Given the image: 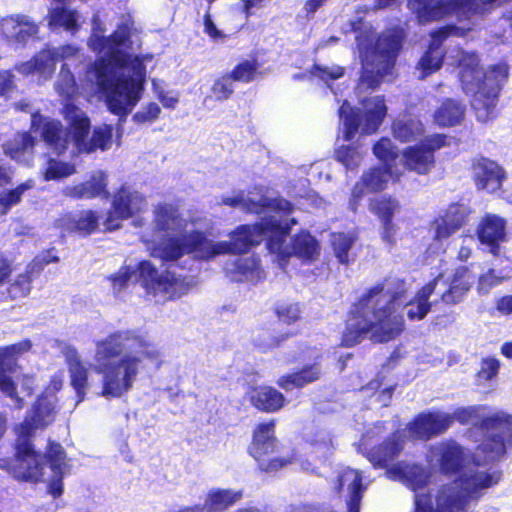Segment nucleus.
Wrapping results in <instances>:
<instances>
[{
    "label": "nucleus",
    "instance_id": "62",
    "mask_svg": "<svg viewBox=\"0 0 512 512\" xmlns=\"http://www.w3.org/2000/svg\"><path fill=\"white\" fill-rule=\"evenodd\" d=\"M474 240L472 236H466L462 240V246L458 252V258L462 261L467 260L471 255V246Z\"/></svg>",
    "mask_w": 512,
    "mask_h": 512
},
{
    "label": "nucleus",
    "instance_id": "35",
    "mask_svg": "<svg viewBox=\"0 0 512 512\" xmlns=\"http://www.w3.org/2000/svg\"><path fill=\"white\" fill-rule=\"evenodd\" d=\"M2 31L7 37L15 38L19 42H24L27 38L38 32V26L27 16L23 15L5 19L2 23Z\"/></svg>",
    "mask_w": 512,
    "mask_h": 512
},
{
    "label": "nucleus",
    "instance_id": "31",
    "mask_svg": "<svg viewBox=\"0 0 512 512\" xmlns=\"http://www.w3.org/2000/svg\"><path fill=\"white\" fill-rule=\"evenodd\" d=\"M58 225L68 232H78L83 235H89L93 233L98 226V216L96 212L92 210H85L62 217Z\"/></svg>",
    "mask_w": 512,
    "mask_h": 512
},
{
    "label": "nucleus",
    "instance_id": "52",
    "mask_svg": "<svg viewBox=\"0 0 512 512\" xmlns=\"http://www.w3.org/2000/svg\"><path fill=\"white\" fill-rule=\"evenodd\" d=\"M204 32L215 42L224 43L227 35L217 28L209 13L204 16Z\"/></svg>",
    "mask_w": 512,
    "mask_h": 512
},
{
    "label": "nucleus",
    "instance_id": "63",
    "mask_svg": "<svg viewBox=\"0 0 512 512\" xmlns=\"http://www.w3.org/2000/svg\"><path fill=\"white\" fill-rule=\"evenodd\" d=\"M18 380L21 382L22 393L27 396L31 395L34 389L33 377L29 375H22Z\"/></svg>",
    "mask_w": 512,
    "mask_h": 512
},
{
    "label": "nucleus",
    "instance_id": "39",
    "mask_svg": "<svg viewBox=\"0 0 512 512\" xmlns=\"http://www.w3.org/2000/svg\"><path fill=\"white\" fill-rule=\"evenodd\" d=\"M356 241L354 233H334L331 237V246L335 257L341 264H348L351 261L350 251Z\"/></svg>",
    "mask_w": 512,
    "mask_h": 512
},
{
    "label": "nucleus",
    "instance_id": "17",
    "mask_svg": "<svg viewBox=\"0 0 512 512\" xmlns=\"http://www.w3.org/2000/svg\"><path fill=\"white\" fill-rule=\"evenodd\" d=\"M437 280L439 283L436 288H438L441 300L446 304L453 305L463 300L474 282V276L467 267H459L451 277L443 279V275H439L432 282Z\"/></svg>",
    "mask_w": 512,
    "mask_h": 512
},
{
    "label": "nucleus",
    "instance_id": "38",
    "mask_svg": "<svg viewBox=\"0 0 512 512\" xmlns=\"http://www.w3.org/2000/svg\"><path fill=\"white\" fill-rule=\"evenodd\" d=\"M320 369L317 365H313L301 370L298 373L284 375L279 378L277 384L279 387L286 391L293 390L295 388H301L309 383H312L319 379Z\"/></svg>",
    "mask_w": 512,
    "mask_h": 512
},
{
    "label": "nucleus",
    "instance_id": "23",
    "mask_svg": "<svg viewBox=\"0 0 512 512\" xmlns=\"http://www.w3.org/2000/svg\"><path fill=\"white\" fill-rule=\"evenodd\" d=\"M63 194L67 197L77 199L107 197V175L101 170L95 171L87 181L65 187Z\"/></svg>",
    "mask_w": 512,
    "mask_h": 512
},
{
    "label": "nucleus",
    "instance_id": "49",
    "mask_svg": "<svg viewBox=\"0 0 512 512\" xmlns=\"http://www.w3.org/2000/svg\"><path fill=\"white\" fill-rule=\"evenodd\" d=\"M160 113L161 108L159 105L151 102L142 106L141 109L133 115V120L139 124L153 122L158 119Z\"/></svg>",
    "mask_w": 512,
    "mask_h": 512
},
{
    "label": "nucleus",
    "instance_id": "64",
    "mask_svg": "<svg viewBox=\"0 0 512 512\" xmlns=\"http://www.w3.org/2000/svg\"><path fill=\"white\" fill-rule=\"evenodd\" d=\"M496 283L495 278L491 272L483 275L479 279L478 289L480 291H488V289Z\"/></svg>",
    "mask_w": 512,
    "mask_h": 512
},
{
    "label": "nucleus",
    "instance_id": "20",
    "mask_svg": "<svg viewBox=\"0 0 512 512\" xmlns=\"http://www.w3.org/2000/svg\"><path fill=\"white\" fill-rule=\"evenodd\" d=\"M399 178L390 176L389 169L384 166L368 170L362 175L360 181L352 190V200L350 203L352 209H355V203L364 194L385 189L390 180H398Z\"/></svg>",
    "mask_w": 512,
    "mask_h": 512
},
{
    "label": "nucleus",
    "instance_id": "41",
    "mask_svg": "<svg viewBox=\"0 0 512 512\" xmlns=\"http://www.w3.org/2000/svg\"><path fill=\"white\" fill-rule=\"evenodd\" d=\"M54 87L58 95L64 99H72L77 95V84L67 63L62 65Z\"/></svg>",
    "mask_w": 512,
    "mask_h": 512
},
{
    "label": "nucleus",
    "instance_id": "5",
    "mask_svg": "<svg viewBox=\"0 0 512 512\" xmlns=\"http://www.w3.org/2000/svg\"><path fill=\"white\" fill-rule=\"evenodd\" d=\"M439 280L424 286L414 298L407 296L401 280H386L373 286L355 305L347 320L342 343L353 346L368 335L375 342H387L397 337L404 327L400 310H405L410 320H421L429 312L428 299Z\"/></svg>",
    "mask_w": 512,
    "mask_h": 512
},
{
    "label": "nucleus",
    "instance_id": "59",
    "mask_svg": "<svg viewBox=\"0 0 512 512\" xmlns=\"http://www.w3.org/2000/svg\"><path fill=\"white\" fill-rule=\"evenodd\" d=\"M13 88V75L9 71L0 73V95H7Z\"/></svg>",
    "mask_w": 512,
    "mask_h": 512
},
{
    "label": "nucleus",
    "instance_id": "53",
    "mask_svg": "<svg viewBox=\"0 0 512 512\" xmlns=\"http://www.w3.org/2000/svg\"><path fill=\"white\" fill-rule=\"evenodd\" d=\"M312 73L320 79L327 81L328 79H338L342 77L344 69L336 65L331 67L315 66Z\"/></svg>",
    "mask_w": 512,
    "mask_h": 512
},
{
    "label": "nucleus",
    "instance_id": "43",
    "mask_svg": "<svg viewBox=\"0 0 512 512\" xmlns=\"http://www.w3.org/2000/svg\"><path fill=\"white\" fill-rule=\"evenodd\" d=\"M34 186L33 180H28L15 189L7 190L0 195V211L6 213L12 206L21 201L22 195Z\"/></svg>",
    "mask_w": 512,
    "mask_h": 512
},
{
    "label": "nucleus",
    "instance_id": "57",
    "mask_svg": "<svg viewBox=\"0 0 512 512\" xmlns=\"http://www.w3.org/2000/svg\"><path fill=\"white\" fill-rule=\"evenodd\" d=\"M131 277V272L129 268H122L119 270L117 274L112 277V286L113 290L118 293L120 292L127 284Z\"/></svg>",
    "mask_w": 512,
    "mask_h": 512
},
{
    "label": "nucleus",
    "instance_id": "61",
    "mask_svg": "<svg viewBox=\"0 0 512 512\" xmlns=\"http://www.w3.org/2000/svg\"><path fill=\"white\" fill-rule=\"evenodd\" d=\"M496 309L503 315L512 314V295L499 298L496 302Z\"/></svg>",
    "mask_w": 512,
    "mask_h": 512
},
{
    "label": "nucleus",
    "instance_id": "13",
    "mask_svg": "<svg viewBox=\"0 0 512 512\" xmlns=\"http://www.w3.org/2000/svg\"><path fill=\"white\" fill-rule=\"evenodd\" d=\"M139 274L147 293L152 294L157 302L181 297L196 284L193 277L176 276L171 272L159 275L148 261L140 263Z\"/></svg>",
    "mask_w": 512,
    "mask_h": 512
},
{
    "label": "nucleus",
    "instance_id": "45",
    "mask_svg": "<svg viewBox=\"0 0 512 512\" xmlns=\"http://www.w3.org/2000/svg\"><path fill=\"white\" fill-rule=\"evenodd\" d=\"M233 91V79L229 74L217 78L211 87L212 96L219 101L227 100Z\"/></svg>",
    "mask_w": 512,
    "mask_h": 512
},
{
    "label": "nucleus",
    "instance_id": "8",
    "mask_svg": "<svg viewBox=\"0 0 512 512\" xmlns=\"http://www.w3.org/2000/svg\"><path fill=\"white\" fill-rule=\"evenodd\" d=\"M63 116L69 130L64 129L58 120L46 119L39 114H33L31 117L32 128L42 127V137L54 153L64 154L71 142L78 153H92L97 149L106 151L111 148V125L96 126L92 136L88 138L90 119L82 109L68 103L64 106Z\"/></svg>",
    "mask_w": 512,
    "mask_h": 512
},
{
    "label": "nucleus",
    "instance_id": "14",
    "mask_svg": "<svg viewBox=\"0 0 512 512\" xmlns=\"http://www.w3.org/2000/svg\"><path fill=\"white\" fill-rule=\"evenodd\" d=\"M148 208L146 199L129 187H121L114 195L112 207L103 222L106 231L121 228L123 220L138 217Z\"/></svg>",
    "mask_w": 512,
    "mask_h": 512
},
{
    "label": "nucleus",
    "instance_id": "60",
    "mask_svg": "<svg viewBox=\"0 0 512 512\" xmlns=\"http://www.w3.org/2000/svg\"><path fill=\"white\" fill-rule=\"evenodd\" d=\"M63 380H64V372L61 371L51 379L49 386L47 387L46 391L42 395L54 396V393L61 389V387L63 385Z\"/></svg>",
    "mask_w": 512,
    "mask_h": 512
},
{
    "label": "nucleus",
    "instance_id": "7",
    "mask_svg": "<svg viewBox=\"0 0 512 512\" xmlns=\"http://www.w3.org/2000/svg\"><path fill=\"white\" fill-rule=\"evenodd\" d=\"M497 2L498 0H409L408 7L419 23L448 16H456L460 22H467L463 25L445 26L431 34L429 49L417 65L419 78H425L440 68L443 53L439 48L448 36H464L472 30L475 24L473 18L491 11Z\"/></svg>",
    "mask_w": 512,
    "mask_h": 512
},
{
    "label": "nucleus",
    "instance_id": "58",
    "mask_svg": "<svg viewBox=\"0 0 512 512\" xmlns=\"http://www.w3.org/2000/svg\"><path fill=\"white\" fill-rule=\"evenodd\" d=\"M50 49L56 51V62L58 60L66 61L73 57H79V55H78L79 50L72 45H65V46H61L59 48H50Z\"/></svg>",
    "mask_w": 512,
    "mask_h": 512
},
{
    "label": "nucleus",
    "instance_id": "47",
    "mask_svg": "<svg viewBox=\"0 0 512 512\" xmlns=\"http://www.w3.org/2000/svg\"><path fill=\"white\" fill-rule=\"evenodd\" d=\"M257 71V63L255 61H243L239 63L229 74L233 81L249 82L254 79Z\"/></svg>",
    "mask_w": 512,
    "mask_h": 512
},
{
    "label": "nucleus",
    "instance_id": "42",
    "mask_svg": "<svg viewBox=\"0 0 512 512\" xmlns=\"http://www.w3.org/2000/svg\"><path fill=\"white\" fill-rule=\"evenodd\" d=\"M399 208V203L391 197H376L370 202V210L379 217L381 222L392 221Z\"/></svg>",
    "mask_w": 512,
    "mask_h": 512
},
{
    "label": "nucleus",
    "instance_id": "37",
    "mask_svg": "<svg viewBox=\"0 0 512 512\" xmlns=\"http://www.w3.org/2000/svg\"><path fill=\"white\" fill-rule=\"evenodd\" d=\"M393 135L402 142L417 141L424 133L422 123L411 115H402L393 123Z\"/></svg>",
    "mask_w": 512,
    "mask_h": 512
},
{
    "label": "nucleus",
    "instance_id": "22",
    "mask_svg": "<svg viewBox=\"0 0 512 512\" xmlns=\"http://www.w3.org/2000/svg\"><path fill=\"white\" fill-rule=\"evenodd\" d=\"M468 212L462 205H451L443 215L438 217L431 225V231L436 240L448 239L466 221Z\"/></svg>",
    "mask_w": 512,
    "mask_h": 512
},
{
    "label": "nucleus",
    "instance_id": "33",
    "mask_svg": "<svg viewBox=\"0 0 512 512\" xmlns=\"http://www.w3.org/2000/svg\"><path fill=\"white\" fill-rule=\"evenodd\" d=\"M35 141L29 133H19L4 145V152L11 159L29 164L32 160Z\"/></svg>",
    "mask_w": 512,
    "mask_h": 512
},
{
    "label": "nucleus",
    "instance_id": "1",
    "mask_svg": "<svg viewBox=\"0 0 512 512\" xmlns=\"http://www.w3.org/2000/svg\"><path fill=\"white\" fill-rule=\"evenodd\" d=\"M477 430L484 434V439L472 457L454 442L441 443L431 449L430 462H439L445 474L459 473L454 481L439 487L433 497L419 493L430 477L422 467L397 463L387 469L390 479L402 482L415 492L414 512H467L471 502L499 482V472L474 468L498 460L506 447L512 446V416L495 413Z\"/></svg>",
    "mask_w": 512,
    "mask_h": 512
},
{
    "label": "nucleus",
    "instance_id": "30",
    "mask_svg": "<svg viewBox=\"0 0 512 512\" xmlns=\"http://www.w3.org/2000/svg\"><path fill=\"white\" fill-rule=\"evenodd\" d=\"M399 163H403L407 169L417 172L418 174H427L433 164L434 155L431 151L422 146H411L404 150Z\"/></svg>",
    "mask_w": 512,
    "mask_h": 512
},
{
    "label": "nucleus",
    "instance_id": "9",
    "mask_svg": "<svg viewBox=\"0 0 512 512\" xmlns=\"http://www.w3.org/2000/svg\"><path fill=\"white\" fill-rule=\"evenodd\" d=\"M448 58H455L459 66V79L463 91L471 97V106L477 119L487 122L495 116L501 85L508 76L505 64L483 69L479 57L463 50H453Z\"/></svg>",
    "mask_w": 512,
    "mask_h": 512
},
{
    "label": "nucleus",
    "instance_id": "25",
    "mask_svg": "<svg viewBox=\"0 0 512 512\" xmlns=\"http://www.w3.org/2000/svg\"><path fill=\"white\" fill-rule=\"evenodd\" d=\"M361 482V473L356 469L348 467L343 469L338 475L335 489L339 492L347 491L349 496L348 512H359L361 491L363 489Z\"/></svg>",
    "mask_w": 512,
    "mask_h": 512
},
{
    "label": "nucleus",
    "instance_id": "3",
    "mask_svg": "<svg viewBox=\"0 0 512 512\" xmlns=\"http://www.w3.org/2000/svg\"><path fill=\"white\" fill-rule=\"evenodd\" d=\"M154 225L159 233V243L152 248V255L163 261H176L186 254L199 260H211L225 254L247 252L264 238L270 240L271 221L275 213H268L260 224L240 225L229 234L228 241H213V223L203 216L184 219L171 205H159L154 210Z\"/></svg>",
    "mask_w": 512,
    "mask_h": 512
},
{
    "label": "nucleus",
    "instance_id": "19",
    "mask_svg": "<svg viewBox=\"0 0 512 512\" xmlns=\"http://www.w3.org/2000/svg\"><path fill=\"white\" fill-rule=\"evenodd\" d=\"M477 236L481 244L490 248L496 255L499 245L507 240L506 220L496 214H486L477 227Z\"/></svg>",
    "mask_w": 512,
    "mask_h": 512
},
{
    "label": "nucleus",
    "instance_id": "6",
    "mask_svg": "<svg viewBox=\"0 0 512 512\" xmlns=\"http://www.w3.org/2000/svg\"><path fill=\"white\" fill-rule=\"evenodd\" d=\"M55 396L41 395L23 423L16 427L18 435L16 454L10 466L14 478L25 481H43L47 484L48 493L54 498L63 493V477L68 473L63 448L51 444L47 457L34 451L28 438L38 429L51 424L56 415Z\"/></svg>",
    "mask_w": 512,
    "mask_h": 512
},
{
    "label": "nucleus",
    "instance_id": "2",
    "mask_svg": "<svg viewBox=\"0 0 512 512\" xmlns=\"http://www.w3.org/2000/svg\"><path fill=\"white\" fill-rule=\"evenodd\" d=\"M52 347L66 360L71 385L83 399L87 389L107 400L120 399L135 386L146 362L160 358L159 350L134 330H118L94 341L91 369L100 376L98 385L89 382V370L70 343L54 340Z\"/></svg>",
    "mask_w": 512,
    "mask_h": 512
},
{
    "label": "nucleus",
    "instance_id": "4",
    "mask_svg": "<svg viewBox=\"0 0 512 512\" xmlns=\"http://www.w3.org/2000/svg\"><path fill=\"white\" fill-rule=\"evenodd\" d=\"M99 19L94 17L90 48L99 54L92 69L99 91L104 95L108 109L116 115L129 114L142 97L146 78L145 62L151 56L131 52V26L124 23L118 26L108 38L103 36Z\"/></svg>",
    "mask_w": 512,
    "mask_h": 512
},
{
    "label": "nucleus",
    "instance_id": "16",
    "mask_svg": "<svg viewBox=\"0 0 512 512\" xmlns=\"http://www.w3.org/2000/svg\"><path fill=\"white\" fill-rule=\"evenodd\" d=\"M31 347L32 344L29 340H23L0 348V391L14 400L18 407L22 406V399L18 395L14 379L9 374L16 372L17 358L28 352Z\"/></svg>",
    "mask_w": 512,
    "mask_h": 512
},
{
    "label": "nucleus",
    "instance_id": "18",
    "mask_svg": "<svg viewBox=\"0 0 512 512\" xmlns=\"http://www.w3.org/2000/svg\"><path fill=\"white\" fill-rule=\"evenodd\" d=\"M220 204L255 213H260L264 209H266L268 213L290 211V203L285 199H271L268 197H260L257 199L251 194L245 196L243 192L224 196Z\"/></svg>",
    "mask_w": 512,
    "mask_h": 512
},
{
    "label": "nucleus",
    "instance_id": "46",
    "mask_svg": "<svg viewBox=\"0 0 512 512\" xmlns=\"http://www.w3.org/2000/svg\"><path fill=\"white\" fill-rule=\"evenodd\" d=\"M153 91L156 98L167 109H174L179 102V93L173 90H165L162 85L156 81H152Z\"/></svg>",
    "mask_w": 512,
    "mask_h": 512
},
{
    "label": "nucleus",
    "instance_id": "40",
    "mask_svg": "<svg viewBox=\"0 0 512 512\" xmlns=\"http://www.w3.org/2000/svg\"><path fill=\"white\" fill-rule=\"evenodd\" d=\"M76 166L73 163L63 162L57 159H49L42 168L43 178L46 181L60 180L76 173Z\"/></svg>",
    "mask_w": 512,
    "mask_h": 512
},
{
    "label": "nucleus",
    "instance_id": "56",
    "mask_svg": "<svg viewBox=\"0 0 512 512\" xmlns=\"http://www.w3.org/2000/svg\"><path fill=\"white\" fill-rule=\"evenodd\" d=\"M446 145H449V139L446 135L442 134H436L427 137L425 138V141L423 143V146L432 153L434 150L440 149L441 147H444Z\"/></svg>",
    "mask_w": 512,
    "mask_h": 512
},
{
    "label": "nucleus",
    "instance_id": "11",
    "mask_svg": "<svg viewBox=\"0 0 512 512\" xmlns=\"http://www.w3.org/2000/svg\"><path fill=\"white\" fill-rule=\"evenodd\" d=\"M292 211L293 208L290 205V211L288 212H275L276 220L271 221L268 249L278 257L279 261H284L292 255L301 259L312 260L319 255V244L308 232L303 231L296 235L291 243L286 242L289 226L298 223L295 217L285 218Z\"/></svg>",
    "mask_w": 512,
    "mask_h": 512
},
{
    "label": "nucleus",
    "instance_id": "55",
    "mask_svg": "<svg viewBox=\"0 0 512 512\" xmlns=\"http://www.w3.org/2000/svg\"><path fill=\"white\" fill-rule=\"evenodd\" d=\"M480 412L479 407H469L462 408L457 410L453 416L451 417V422L453 419H457L462 423H473L476 418H478Z\"/></svg>",
    "mask_w": 512,
    "mask_h": 512
},
{
    "label": "nucleus",
    "instance_id": "36",
    "mask_svg": "<svg viewBox=\"0 0 512 512\" xmlns=\"http://www.w3.org/2000/svg\"><path fill=\"white\" fill-rule=\"evenodd\" d=\"M465 106L453 99L445 100L434 112V121L442 127H451L462 122Z\"/></svg>",
    "mask_w": 512,
    "mask_h": 512
},
{
    "label": "nucleus",
    "instance_id": "27",
    "mask_svg": "<svg viewBox=\"0 0 512 512\" xmlns=\"http://www.w3.org/2000/svg\"><path fill=\"white\" fill-rule=\"evenodd\" d=\"M249 399L252 406L266 413L277 412L287 403L285 396L271 386L252 388L249 392Z\"/></svg>",
    "mask_w": 512,
    "mask_h": 512
},
{
    "label": "nucleus",
    "instance_id": "54",
    "mask_svg": "<svg viewBox=\"0 0 512 512\" xmlns=\"http://www.w3.org/2000/svg\"><path fill=\"white\" fill-rule=\"evenodd\" d=\"M499 362L496 359H485L481 363V368L478 372L480 380H491L498 372Z\"/></svg>",
    "mask_w": 512,
    "mask_h": 512
},
{
    "label": "nucleus",
    "instance_id": "10",
    "mask_svg": "<svg viewBox=\"0 0 512 512\" xmlns=\"http://www.w3.org/2000/svg\"><path fill=\"white\" fill-rule=\"evenodd\" d=\"M401 28L387 30L377 36L371 27H366L356 37L362 76L358 89L376 88L381 80L390 75L404 39Z\"/></svg>",
    "mask_w": 512,
    "mask_h": 512
},
{
    "label": "nucleus",
    "instance_id": "26",
    "mask_svg": "<svg viewBox=\"0 0 512 512\" xmlns=\"http://www.w3.org/2000/svg\"><path fill=\"white\" fill-rule=\"evenodd\" d=\"M56 66V51L50 48L40 51L32 60L16 66L23 75L37 74L39 80L47 81L51 78Z\"/></svg>",
    "mask_w": 512,
    "mask_h": 512
},
{
    "label": "nucleus",
    "instance_id": "24",
    "mask_svg": "<svg viewBox=\"0 0 512 512\" xmlns=\"http://www.w3.org/2000/svg\"><path fill=\"white\" fill-rule=\"evenodd\" d=\"M474 177L478 189L495 192L502 186L505 174L496 162L481 159L474 165Z\"/></svg>",
    "mask_w": 512,
    "mask_h": 512
},
{
    "label": "nucleus",
    "instance_id": "44",
    "mask_svg": "<svg viewBox=\"0 0 512 512\" xmlns=\"http://www.w3.org/2000/svg\"><path fill=\"white\" fill-rule=\"evenodd\" d=\"M336 156L339 162L349 169H354L359 166L362 161L363 153L358 147L354 145H347L340 147Z\"/></svg>",
    "mask_w": 512,
    "mask_h": 512
},
{
    "label": "nucleus",
    "instance_id": "32",
    "mask_svg": "<svg viewBox=\"0 0 512 512\" xmlns=\"http://www.w3.org/2000/svg\"><path fill=\"white\" fill-rule=\"evenodd\" d=\"M227 273L235 281H258L262 277L259 261L255 256L239 257L226 267Z\"/></svg>",
    "mask_w": 512,
    "mask_h": 512
},
{
    "label": "nucleus",
    "instance_id": "48",
    "mask_svg": "<svg viewBox=\"0 0 512 512\" xmlns=\"http://www.w3.org/2000/svg\"><path fill=\"white\" fill-rule=\"evenodd\" d=\"M311 445L314 447L315 452L326 456L333 449V440L327 431L321 430L312 437Z\"/></svg>",
    "mask_w": 512,
    "mask_h": 512
},
{
    "label": "nucleus",
    "instance_id": "29",
    "mask_svg": "<svg viewBox=\"0 0 512 512\" xmlns=\"http://www.w3.org/2000/svg\"><path fill=\"white\" fill-rule=\"evenodd\" d=\"M243 497L241 490L213 488L206 494L203 512H223L240 501Z\"/></svg>",
    "mask_w": 512,
    "mask_h": 512
},
{
    "label": "nucleus",
    "instance_id": "21",
    "mask_svg": "<svg viewBox=\"0 0 512 512\" xmlns=\"http://www.w3.org/2000/svg\"><path fill=\"white\" fill-rule=\"evenodd\" d=\"M451 424V417L446 413L434 412L419 415L409 426V434L413 438L428 439L440 433Z\"/></svg>",
    "mask_w": 512,
    "mask_h": 512
},
{
    "label": "nucleus",
    "instance_id": "50",
    "mask_svg": "<svg viewBox=\"0 0 512 512\" xmlns=\"http://www.w3.org/2000/svg\"><path fill=\"white\" fill-rule=\"evenodd\" d=\"M277 315L281 321L290 324L300 319L301 310L297 303H286L277 308Z\"/></svg>",
    "mask_w": 512,
    "mask_h": 512
},
{
    "label": "nucleus",
    "instance_id": "15",
    "mask_svg": "<svg viewBox=\"0 0 512 512\" xmlns=\"http://www.w3.org/2000/svg\"><path fill=\"white\" fill-rule=\"evenodd\" d=\"M276 446L275 423L270 421L257 425L253 432V441L249 447V453L259 463L262 470L267 472L276 471L292 462L289 458L269 459Z\"/></svg>",
    "mask_w": 512,
    "mask_h": 512
},
{
    "label": "nucleus",
    "instance_id": "51",
    "mask_svg": "<svg viewBox=\"0 0 512 512\" xmlns=\"http://www.w3.org/2000/svg\"><path fill=\"white\" fill-rule=\"evenodd\" d=\"M31 276L29 273L20 274L10 288L13 297L26 296L31 289Z\"/></svg>",
    "mask_w": 512,
    "mask_h": 512
},
{
    "label": "nucleus",
    "instance_id": "12",
    "mask_svg": "<svg viewBox=\"0 0 512 512\" xmlns=\"http://www.w3.org/2000/svg\"><path fill=\"white\" fill-rule=\"evenodd\" d=\"M363 113H356L347 102H344L340 109V119L343 121L344 139L349 141L357 131L363 134H372L382 124L387 107L382 97L376 96L362 102Z\"/></svg>",
    "mask_w": 512,
    "mask_h": 512
},
{
    "label": "nucleus",
    "instance_id": "34",
    "mask_svg": "<svg viewBox=\"0 0 512 512\" xmlns=\"http://www.w3.org/2000/svg\"><path fill=\"white\" fill-rule=\"evenodd\" d=\"M373 153L383 166L389 169L390 176L400 177L403 174V168L397 164L398 151L389 138L380 139L374 145Z\"/></svg>",
    "mask_w": 512,
    "mask_h": 512
},
{
    "label": "nucleus",
    "instance_id": "28",
    "mask_svg": "<svg viewBox=\"0 0 512 512\" xmlns=\"http://www.w3.org/2000/svg\"><path fill=\"white\" fill-rule=\"evenodd\" d=\"M376 430H378L377 427L367 431L361 439L359 450L363 453H367L369 461L374 466H382L402 449V445L399 444L397 440H394L393 443H388L385 446L368 451L369 446L374 443L373 438L376 436Z\"/></svg>",
    "mask_w": 512,
    "mask_h": 512
}]
</instances>
